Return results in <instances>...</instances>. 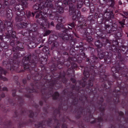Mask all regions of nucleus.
Instances as JSON below:
<instances>
[{
    "instance_id": "nucleus-15",
    "label": "nucleus",
    "mask_w": 128,
    "mask_h": 128,
    "mask_svg": "<svg viewBox=\"0 0 128 128\" xmlns=\"http://www.w3.org/2000/svg\"><path fill=\"white\" fill-rule=\"evenodd\" d=\"M94 44L98 49L101 48L103 46L102 43L99 40H97L94 42Z\"/></svg>"
},
{
    "instance_id": "nucleus-20",
    "label": "nucleus",
    "mask_w": 128,
    "mask_h": 128,
    "mask_svg": "<svg viewBox=\"0 0 128 128\" xmlns=\"http://www.w3.org/2000/svg\"><path fill=\"white\" fill-rule=\"evenodd\" d=\"M45 22H46L45 24L44 23V24H41L40 25L41 28L43 29L46 28V27L45 26L49 27V23H48V21L46 20H45Z\"/></svg>"
},
{
    "instance_id": "nucleus-35",
    "label": "nucleus",
    "mask_w": 128,
    "mask_h": 128,
    "mask_svg": "<svg viewBox=\"0 0 128 128\" xmlns=\"http://www.w3.org/2000/svg\"><path fill=\"white\" fill-rule=\"evenodd\" d=\"M80 84H82V85L83 87H84L85 86L86 82L85 81L82 80L81 81V82H80Z\"/></svg>"
},
{
    "instance_id": "nucleus-8",
    "label": "nucleus",
    "mask_w": 128,
    "mask_h": 128,
    "mask_svg": "<svg viewBox=\"0 0 128 128\" xmlns=\"http://www.w3.org/2000/svg\"><path fill=\"white\" fill-rule=\"evenodd\" d=\"M62 38L63 40L66 42H67L69 40L70 42H73V40L72 38L69 36L68 34L66 33L64 34H63Z\"/></svg>"
},
{
    "instance_id": "nucleus-1",
    "label": "nucleus",
    "mask_w": 128,
    "mask_h": 128,
    "mask_svg": "<svg viewBox=\"0 0 128 128\" xmlns=\"http://www.w3.org/2000/svg\"><path fill=\"white\" fill-rule=\"evenodd\" d=\"M98 58L99 59H102L104 57V60L106 62L110 61L111 56L109 55V53L107 52H104L102 50L100 49H98Z\"/></svg>"
},
{
    "instance_id": "nucleus-45",
    "label": "nucleus",
    "mask_w": 128,
    "mask_h": 128,
    "mask_svg": "<svg viewBox=\"0 0 128 128\" xmlns=\"http://www.w3.org/2000/svg\"><path fill=\"white\" fill-rule=\"evenodd\" d=\"M3 22L1 20H0V28L1 29H2V28H3Z\"/></svg>"
},
{
    "instance_id": "nucleus-7",
    "label": "nucleus",
    "mask_w": 128,
    "mask_h": 128,
    "mask_svg": "<svg viewBox=\"0 0 128 128\" xmlns=\"http://www.w3.org/2000/svg\"><path fill=\"white\" fill-rule=\"evenodd\" d=\"M104 14V16L105 15L107 16L106 17L108 18H112L114 16V15L113 12L112 11H110V10L108 8H107Z\"/></svg>"
},
{
    "instance_id": "nucleus-21",
    "label": "nucleus",
    "mask_w": 128,
    "mask_h": 128,
    "mask_svg": "<svg viewBox=\"0 0 128 128\" xmlns=\"http://www.w3.org/2000/svg\"><path fill=\"white\" fill-rule=\"evenodd\" d=\"M31 30L32 31L35 32L38 29V26L36 24H34L32 25L31 26Z\"/></svg>"
},
{
    "instance_id": "nucleus-56",
    "label": "nucleus",
    "mask_w": 128,
    "mask_h": 128,
    "mask_svg": "<svg viewBox=\"0 0 128 128\" xmlns=\"http://www.w3.org/2000/svg\"><path fill=\"white\" fill-rule=\"evenodd\" d=\"M59 113V111H58L57 110H56L54 112V115H55L56 114V113Z\"/></svg>"
},
{
    "instance_id": "nucleus-23",
    "label": "nucleus",
    "mask_w": 128,
    "mask_h": 128,
    "mask_svg": "<svg viewBox=\"0 0 128 128\" xmlns=\"http://www.w3.org/2000/svg\"><path fill=\"white\" fill-rule=\"evenodd\" d=\"M111 85V84L110 82L109 81H106L105 82L104 86L106 88L108 89L110 87Z\"/></svg>"
},
{
    "instance_id": "nucleus-11",
    "label": "nucleus",
    "mask_w": 128,
    "mask_h": 128,
    "mask_svg": "<svg viewBox=\"0 0 128 128\" xmlns=\"http://www.w3.org/2000/svg\"><path fill=\"white\" fill-rule=\"evenodd\" d=\"M6 15L8 18H10L12 16L13 14L12 10L9 8L6 9Z\"/></svg>"
},
{
    "instance_id": "nucleus-62",
    "label": "nucleus",
    "mask_w": 128,
    "mask_h": 128,
    "mask_svg": "<svg viewBox=\"0 0 128 128\" xmlns=\"http://www.w3.org/2000/svg\"><path fill=\"white\" fill-rule=\"evenodd\" d=\"M28 15L29 16H31L32 14H31V12H28Z\"/></svg>"
},
{
    "instance_id": "nucleus-6",
    "label": "nucleus",
    "mask_w": 128,
    "mask_h": 128,
    "mask_svg": "<svg viewBox=\"0 0 128 128\" xmlns=\"http://www.w3.org/2000/svg\"><path fill=\"white\" fill-rule=\"evenodd\" d=\"M56 28L57 30H60L62 32H64L68 31V28L62 24H57L56 26Z\"/></svg>"
},
{
    "instance_id": "nucleus-25",
    "label": "nucleus",
    "mask_w": 128,
    "mask_h": 128,
    "mask_svg": "<svg viewBox=\"0 0 128 128\" xmlns=\"http://www.w3.org/2000/svg\"><path fill=\"white\" fill-rule=\"evenodd\" d=\"M57 12H59L60 14L63 13L64 12L63 8L61 7H58L57 9Z\"/></svg>"
},
{
    "instance_id": "nucleus-18",
    "label": "nucleus",
    "mask_w": 128,
    "mask_h": 128,
    "mask_svg": "<svg viewBox=\"0 0 128 128\" xmlns=\"http://www.w3.org/2000/svg\"><path fill=\"white\" fill-rule=\"evenodd\" d=\"M112 22V20L110 19L109 20L108 19H106V22H104L105 26L106 28H108L110 27V25H111Z\"/></svg>"
},
{
    "instance_id": "nucleus-33",
    "label": "nucleus",
    "mask_w": 128,
    "mask_h": 128,
    "mask_svg": "<svg viewBox=\"0 0 128 128\" xmlns=\"http://www.w3.org/2000/svg\"><path fill=\"white\" fill-rule=\"evenodd\" d=\"M82 2H79L77 4V8H80L82 6Z\"/></svg>"
},
{
    "instance_id": "nucleus-26",
    "label": "nucleus",
    "mask_w": 128,
    "mask_h": 128,
    "mask_svg": "<svg viewBox=\"0 0 128 128\" xmlns=\"http://www.w3.org/2000/svg\"><path fill=\"white\" fill-rule=\"evenodd\" d=\"M128 50V48L125 46H123L122 47L120 50V52L122 53H126Z\"/></svg>"
},
{
    "instance_id": "nucleus-50",
    "label": "nucleus",
    "mask_w": 128,
    "mask_h": 128,
    "mask_svg": "<svg viewBox=\"0 0 128 128\" xmlns=\"http://www.w3.org/2000/svg\"><path fill=\"white\" fill-rule=\"evenodd\" d=\"M62 128H67V125L65 124H63L62 126Z\"/></svg>"
},
{
    "instance_id": "nucleus-57",
    "label": "nucleus",
    "mask_w": 128,
    "mask_h": 128,
    "mask_svg": "<svg viewBox=\"0 0 128 128\" xmlns=\"http://www.w3.org/2000/svg\"><path fill=\"white\" fill-rule=\"evenodd\" d=\"M16 43H17V46H18V47L20 48V44H21V43H20L19 42V41H17V42H16Z\"/></svg>"
},
{
    "instance_id": "nucleus-43",
    "label": "nucleus",
    "mask_w": 128,
    "mask_h": 128,
    "mask_svg": "<svg viewBox=\"0 0 128 128\" xmlns=\"http://www.w3.org/2000/svg\"><path fill=\"white\" fill-rule=\"evenodd\" d=\"M16 36V33L14 32H12V36L13 38L15 37Z\"/></svg>"
},
{
    "instance_id": "nucleus-47",
    "label": "nucleus",
    "mask_w": 128,
    "mask_h": 128,
    "mask_svg": "<svg viewBox=\"0 0 128 128\" xmlns=\"http://www.w3.org/2000/svg\"><path fill=\"white\" fill-rule=\"evenodd\" d=\"M89 0H85L84 2V4H89Z\"/></svg>"
},
{
    "instance_id": "nucleus-38",
    "label": "nucleus",
    "mask_w": 128,
    "mask_h": 128,
    "mask_svg": "<svg viewBox=\"0 0 128 128\" xmlns=\"http://www.w3.org/2000/svg\"><path fill=\"white\" fill-rule=\"evenodd\" d=\"M124 22L125 20L124 19H123L122 21L119 22L120 24L122 25V26L123 28L124 27V25L125 24Z\"/></svg>"
},
{
    "instance_id": "nucleus-48",
    "label": "nucleus",
    "mask_w": 128,
    "mask_h": 128,
    "mask_svg": "<svg viewBox=\"0 0 128 128\" xmlns=\"http://www.w3.org/2000/svg\"><path fill=\"white\" fill-rule=\"evenodd\" d=\"M18 58L17 54L16 53H14V54L13 58L14 59H16Z\"/></svg>"
},
{
    "instance_id": "nucleus-49",
    "label": "nucleus",
    "mask_w": 128,
    "mask_h": 128,
    "mask_svg": "<svg viewBox=\"0 0 128 128\" xmlns=\"http://www.w3.org/2000/svg\"><path fill=\"white\" fill-rule=\"evenodd\" d=\"M116 36L118 37H121L122 36V34L120 32H118L116 34Z\"/></svg>"
},
{
    "instance_id": "nucleus-60",
    "label": "nucleus",
    "mask_w": 128,
    "mask_h": 128,
    "mask_svg": "<svg viewBox=\"0 0 128 128\" xmlns=\"http://www.w3.org/2000/svg\"><path fill=\"white\" fill-rule=\"evenodd\" d=\"M2 90L3 91H6L8 90V89L6 87H4L2 88Z\"/></svg>"
},
{
    "instance_id": "nucleus-16",
    "label": "nucleus",
    "mask_w": 128,
    "mask_h": 128,
    "mask_svg": "<svg viewBox=\"0 0 128 128\" xmlns=\"http://www.w3.org/2000/svg\"><path fill=\"white\" fill-rule=\"evenodd\" d=\"M72 15L73 16H72V20H78L80 18V14L79 12L77 14H76L75 13Z\"/></svg>"
},
{
    "instance_id": "nucleus-2",
    "label": "nucleus",
    "mask_w": 128,
    "mask_h": 128,
    "mask_svg": "<svg viewBox=\"0 0 128 128\" xmlns=\"http://www.w3.org/2000/svg\"><path fill=\"white\" fill-rule=\"evenodd\" d=\"M51 121L54 122V124H57L58 126H56L55 127V128H59L58 124L59 123H60L57 120L54 119L52 120L51 119H49V120L47 122H39L37 124H35V126L36 128H44V127L43 126L44 124H44L45 123H47L48 125H49L50 123L51 122H50Z\"/></svg>"
},
{
    "instance_id": "nucleus-9",
    "label": "nucleus",
    "mask_w": 128,
    "mask_h": 128,
    "mask_svg": "<svg viewBox=\"0 0 128 128\" xmlns=\"http://www.w3.org/2000/svg\"><path fill=\"white\" fill-rule=\"evenodd\" d=\"M28 24L29 23L28 22L25 21L22 22H20L17 24L16 25L19 28H25L27 27Z\"/></svg>"
},
{
    "instance_id": "nucleus-53",
    "label": "nucleus",
    "mask_w": 128,
    "mask_h": 128,
    "mask_svg": "<svg viewBox=\"0 0 128 128\" xmlns=\"http://www.w3.org/2000/svg\"><path fill=\"white\" fill-rule=\"evenodd\" d=\"M67 28H68V31L69 29L72 30V28H73L72 26H65Z\"/></svg>"
},
{
    "instance_id": "nucleus-34",
    "label": "nucleus",
    "mask_w": 128,
    "mask_h": 128,
    "mask_svg": "<svg viewBox=\"0 0 128 128\" xmlns=\"http://www.w3.org/2000/svg\"><path fill=\"white\" fill-rule=\"evenodd\" d=\"M16 67L13 65H12L11 66V67L10 68V70L11 71L13 70H15L16 69Z\"/></svg>"
},
{
    "instance_id": "nucleus-51",
    "label": "nucleus",
    "mask_w": 128,
    "mask_h": 128,
    "mask_svg": "<svg viewBox=\"0 0 128 128\" xmlns=\"http://www.w3.org/2000/svg\"><path fill=\"white\" fill-rule=\"evenodd\" d=\"M68 25L70 26L74 27V23L73 22L72 23H70V24H68Z\"/></svg>"
},
{
    "instance_id": "nucleus-55",
    "label": "nucleus",
    "mask_w": 128,
    "mask_h": 128,
    "mask_svg": "<svg viewBox=\"0 0 128 128\" xmlns=\"http://www.w3.org/2000/svg\"><path fill=\"white\" fill-rule=\"evenodd\" d=\"M35 91V90L34 89V88L32 89L31 90H30L29 91H28V92H34V91Z\"/></svg>"
},
{
    "instance_id": "nucleus-17",
    "label": "nucleus",
    "mask_w": 128,
    "mask_h": 128,
    "mask_svg": "<svg viewBox=\"0 0 128 128\" xmlns=\"http://www.w3.org/2000/svg\"><path fill=\"white\" fill-rule=\"evenodd\" d=\"M37 12L36 14V18H38L40 16V18H42L44 17H46V16H44L45 15H46V12L44 11V13H42V16L40 14V13H39V11H36Z\"/></svg>"
},
{
    "instance_id": "nucleus-28",
    "label": "nucleus",
    "mask_w": 128,
    "mask_h": 128,
    "mask_svg": "<svg viewBox=\"0 0 128 128\" xmlns=\"http://www.w3.org/2000/svg\"><path fill=\"white\" fill-rule=\"evenodd\" d=\"M58 46L59 44L58 42L56 41H55L52 45L51 49H53L54 47H56Z\"/></svg>"
},
{
    "instance_id": "nucleus-12",
    "label": "nucleus",
    "mask_w": 128,
    "mask_h": 128,
    "mask_svg": "<svg viewBox=\"0 0 128 128\" xmlns=\"http://www.w3.org/2000/svg\"><path fill=\"white\" fill-rule=\"evenodd\" d=\"M89 70H90L89 67L88 68V67L85 68L83 74L84 76V77L86 78H85L88 77L90 75ZM84 78L85 79V78Z\"/></svg>"
},
{
    "instance_id": "nucleus-19",
    "label": "nucleus",
    "mask_w": 128,
    "mask_h": 128,
    "mask_svg": "<svg viewBox=\"0 0 128 128\" xmlns=\"http://www.w3.org/2000/svg\"><path fill=\"white\" fill-rule=\"evenodd\" d=\"M31 58V56L30 55L26 56L24 57L22 60V62L23 63H24L26 61L30 60Z\"/></svg>"
},
{
    "instance_id": "nucleus-22",
    "label": "nucleus",
    "mask_w": 128,
    "mask_h": 128,
    "mask_svg": "<svg viewBox=\"0 0 128 128\" xmlns=\"http://www.w3.org/2000/svg\"><path fill=\"white\" fill-rule=\"evenodd\" d=\"M7 72L6 70L0 66V75L2 76V74H3L4 75H6Z\"/></svg>"
},
{
    "instance_id": "nucleus-44",
    "label": "nucleus",
    "mask_w": 128,
    "mask_h": 128,
    "mask_svg": "<svg viewBox=\"0 0 128 128\" xmlns=\"http://www.w3.org/2000/svg\"><path fill=\"white\" fill-rule=\"evenodd\" d=\"M82 114V112H80L78 113V114L77 115H76V117L77 118H80L81 116V115L80 114Z\"/></svg>"
},
{
    "instance_id": "nucleus-24",
    "label": "nucleus",
    "mask_w": 128,
    "mask_h": 128,
    "mask_svg": "<svg viewBox=\"0 0 128 128\" xmlns=\"http://www.w3.org/2000/svg\"><path fill=\"white\" fill-rule=\"evenodd\" d=\"M54 31L52 30H46L45 33L43 34L44 36H47L51 33H53Z\"/></svg>"
},
{
    "instance_id": "nucleus-27",
    "label": "nucleus",
    "mask_w": 128,
    "mask_h": 128,
    "mask_svg": "<svg viewBox=\"0 0 128 128\" xmlns=\"http://www.w3.org/2000/svg\"><path fill=\"white\" fill-rule=\"evenodd\" d=\"M107 2H111V4L110 5V6L112 8L114 7L115 2L114 0H106Z\"/></svg>"
},
{
    "instance_id": "nucleus-42",
    "label": "nucleus",
    "mask_w": 128,
    "mask_h": 128,
    "mask_svg": "<svg viewBox=\"0 0 128 128\" xmlns=\"http://www.w3.org/2000/svg\"><path fill=\"white\" fill-rule=\"evenodd\" d=\"M12 23L10 22H9L8 23V25H9V26L8 27V28H10V30H12Z\"/></svg>"
},
{
    "instance_id": "nucleus-46",
    "label": "nucleus",
    "mask_w": 128,
    "mask_h": 128,
    "mask_svg": "<svg viewBox=\"0 0 128 128\" xmlns=\"http://www.w3.org/2000/svg\"><path fill=\"white\" fill-rule=\"evenodd\" d=\"M24 124L22 122H20V123L18 125V126L19 128H21L24 125Z\"/></svg>"
},
{
    "instance_id": "nucleus-39",
    "label": "nucleus",
    "mask_w": 128,
    "mask_h": 128,
    "mask_svg": "<svg viewBox=\"0 0 128 128\" xmlns=\"http://www.w3.org/2000/svg\"><path fill=\"white\" fill-rule=\"evenodd\" d=\"M30 114H29V116L30 118H32L34 115V113L32 111H30L29 112Z\"/></svg>"
},
{
    "instance_id": "nucleus-63",
    "label": "nucleus",
    "mask_w": 128,
    "mask_h": 128,
    "mask_svg": "<svg viewBox=\"0 0 128 128\" xmlns=\"http://www.w3.org/2000/svg\"><path fill=\"white\" fill-rule=\"evenodd\" d=\"M37 12H32V16L33 17H34V16L35 14Z\"/></svg>"
},
{
    "instance_id": "nucleus-3",
    "label": "nucleus",
    "mask_w": 128,
    "mask_h": 128,
    "mask_svg": "<svg viewBox=\"0 0 128 128\" xmlns=\"http://www.w3.org/2000/svg\"><path fill=\"white\" fill-rule=\"evenodd\" d=\"M66 0L64 2V4L66 6H68L69 8V13L70 15H72L74 13H76V9L74 6L71 2L68 3Z\"/></svg>"
},
{
    "instance_id": "nucleus-4",
    "label": "nucleus",
    "mask_w": 128,
    "mask_h": 128,
    "mask_svg": "<svg viewBox=\"0 0 128 128\" xmlns=\"http://www.w3.org/2000/svg\"><path fill=\"white\" fill-rule=\"evenodd\" d=\"M25 14V13L23 11L21 12L18 11L16 12V16L15 20L16 22H20L23 20V18H24L22 16Z\"/></svg>"
},
{
    "instance_id": "nucleus-10",
    "label": "nucleus",
    "mask_w": 128,
    "mask_h": 128,
    "mask_svg": "<svg viewBox=\"0 0 128 128\" xmlns=\"http://www.w3.org/2000/svg\"><path fill=\"white\" fill-rule=\"evenodd\" d=\"M117 28V25L115 23L113 24L112 26V27L111 28L110 30L108 31V33L109 34H113V32L116 31Z\"/></svg>"
},
{
    "instance_id": "nucleus-54",
    "label": "nucleus",
    "mask_w": 128,
    "mask_h": 128,
    "mask_svg": "<svg viewBox=\"0 0 128 128\" xmlns=\"http://www.w3.org/2000/svg\"><path fill=\"white\" fill-rule=\"evenodd\" d=\"M83 44L82 42H80L79 44V46L80 48H82L83 46Z\"/></svg>"
},
{
    "instance_id": "nucleus-58",
    "label": "nucleus",
    "mask_w": 128,
    "mask_h": 128,
    "mask_svg": "<svg viewBox=\"0 0 128 128\" xmlns=\"http://www.w3.org/2000/svg\"><path fill=\"white\" fill-rule=\"evenodd\" d=\"M1 97L2 98H4L5 96V94L3 93H2V94H1Z\"/></svg>"
},
{
    "instance_id": "nucleus-36",
    "label": "nucleus",
    "mask_w": 128,
    "mask_h": 128,
    "mask_svg": "<svg viewBox=\"0 0 128 128\" xmlns=\"http://www.w3.org/2000/svg\"><path fill=\"white\" fill-rule=\"evenodd\" d=\"M0 79L3 80L4 81H7V79L5 77H4L0 75Z\"/></svg>"
},
{
    "instance_id": "nucleus-5",
    "label": "nucleus",
    "mask_w": 128,
    "mask_h": 128,
    "mask_svg": "<svg viewBox=\"0 0 128 128\" xmlns=\"http://www.w3.org/2000/svg\"><path fill=\"white\" fill-rule=\"evenodd\" d=\"M41 3L40 4H36L34 6L33 8L34 10H36L37 11H39V12L40 13V14L42 16V13L44 12V10H45V9L44 8H42V7H41Z\"/></svg>"
},
{
    "instance_id": "nucleus-59",
    "label": "nucleus",
    "mask_w": 128,
    "mask_h": 128,
    "mask_svg": "<svg viewBox=\"0 0 128 128\" xmlns=\"http://www.w3.org/2000/svg\"><path fill=\"white\" fill-rule=\"evenodd\" d=\"M70 80L73 83H75V82L76 80L74 79L71 78Z\"/></svg>"
},
{
    "instance_id": "nucleus-13",
    "label": "nucleus",
    "mask_w": 128,
    "mask_h": 128,
    "mask_svg": "<svg viewBox=\"0 0 128 128\" xmlns=\"http://www.w3.org/2000/svg\"><path fill=\"white\" fill-rule=\"evenodd\" d=\"M32 60L30 62L32 63L31 66L32 67H34L36 64V62L37 61L38 58L37 57L35 56H32Z\"/></svg>"
},
{
    "instance_id": "nucleus-29",
    "label": "nucleus",
    "mask_w": 128,
    "mask_h": 128,
    "mask_svg": "<svg viewBox=\"0 0 128 128\" xmlns=\"http://www.w3.org/2000/svg\"><path fill=\"white\" fill-rule=\"evenodd\" d=\"M85 39L88 42H89L91 41H92L93 40V39L92 37L90 36H86Z\"/></svg>"
},
{
    "instance_id": "nucleus-32",
    "label": "nucleus",
    "mask_w": 128,
    "mask_h": 128,
    "mask_svg": "<svg viewBox=\"0 0 128 128\" xmlns=\"http://www.w3.org/2000/svg\"><path fill=\"white\" fill-rule=\"evenodd\" d=\"M99 1L100 4L102 5L105 4L107 3L106 0H99Z\"/></svg>"
},
{
    "instance_id": "nucleus-52",
    "label": "nucleus",
    "mask_w": 128,
    "mask_h": 128,
    "mask_svg": "<svg viewBox=\"0 0 128 128\" xmlns=\"http://www.w3.org/2000/svg\"><path fill=\"white\" fill-rule=\"evenodd\" d=\"M16 92V91L15 90H13L12 91V94L13 96H14L15 95V94Z\"/></svg>"
},
{
    "instance_id": "nucleus-37",
    "label": "nucleus",
    "mask_w": 128,
    "mask_h": 128,
    "mask_svg": "<svg viewBox=\"0 0 128 128\" xmlns=\"http://www.w3.org/2000/svg\"><path fill=\"white\" fill-rule=\"evenodd\" d=\"M47 7L52 8H53V6L52 4L51 3H49L47 4Z\"/></svg>"
},
{
    "instance_id": "nucleus-30",
    "label": "nucleus",
    "mask_w": 128,
    "mask_h": 128,
    "mask_svg": "<svg viewBox=\"0 0 128 128\" xmlns=\"http://www.w3.org/2000/svg\"><path fill=\"white\" fill-rule=\"evenodd\" d=\"M59 94L57 92H56L54 93V94L53 95V99L56 100V99L58 97Z\"/></svg>"
},
{
    "instance_id": "nucleus-41",
    "label": "nucleus",
    "mask_w": 128,
    "mask_h": 128,
    "mask_svg": "<svg viewBox=\"0 0 128 128\" xmlns=\"http://www.w3.org/2000/svg\"><path fill=\"white\" fill-rule=\"evenodd\" d=\"M88 84L90 86H92L93 85V81L92 80H89L88 82Z\"/></svg>"
},
{
    "instance_id": "nucleus-40",
    "label": "nucleus",
    "mask_w": 128,
    "mask_h": 128,
    "mask_svg": "<svg viewBox=\"0 0 128 128\" xmlns=\"http://www.w3.org/2000/svg\"><path fill=\"white\" fill-rule=\"evenodd\" d=\"M79 22L80 23V24L81 25H84L85 26H86V23L84 22L83 21H81V20H80L79 21Z\"/></svg>"
},
{
    "instance_id": "nucleus-31",
    "label": "nucleus",
    "mask_w": 128,
    "mask_h": 128,
    "mask_svg": "<svg viewBox=\"0 0 128 128\" xmlns=\"http://www.w3.org/2000/svg\"><path fill=\"white\" fill-rule=\"evenodd\" d=\"M23 66L24 70L28 69L30 67L29 65L26 63H24Z\"/></svg>"
},
{
    "instance_id": "nucleus-14",
    "label": "nucleus",
    "mask_w": 128,
    "mask_h": 128,
    "mask_svg": "<svg viewBox=\"0 0 128 128\" xmlns=\"http://www.w3.org/2000/svg\"><path fill=\"white\" fill-rule=\"evenodd\" d=\"M0 46L4 49H7L9 48V44L7 42H2L0 43Z\"/></svg>"
},
{
    "instance_id": "nucleus-61",
    "label": "nucleus",
    "mask_w": 128,
    "mask_h": 128,
    "mask_svg": "<svg viewBox=\"0 0 128 128\" xmlns=\"http://www.w3.org/2000/svg\"><path fill=\"white\" fill-rule=\"evenodd\" d=\"M98 16V14L97 13H95V14L94 18H97V16Z\"/></svg>"
},
{
    "instance_id": "nucleus-64",
    "label": "nucleus",
    "mask_w": 128,
    "mask_h": 128,
    "mask_svg": "<svg viewBox=\"0 0 128 128\" xmlns=\"http://www.w3.org/2000/svg\"><path fill=\"white\" fill-rule=\"evenodd\" d=\"M99 122H100L103 120V119L102 118H99L98 119Z\"/></svg>"
}]
</instances>
